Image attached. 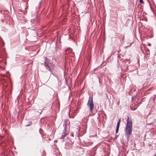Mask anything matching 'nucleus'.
Returning a JSON list of instances; mask_svg holds the SVG:
<instances>
[{
	"instance_id": "nucleus-6",
	"label": "nucleus",
	"mask_w": 156,
	"mask_h": 156,
	"mask_svg": "<svg viewBox=\"0 0 156 156\" xmlns=\"http://www.w3.org/2000/svg\"><path fill=\"white\" fill-rule=\"evenodd\" d=\"M67 134V133L66 131L64 130L62 133V136L61 137V139H63Z\"/></svg>"
},
{
	"instance_id": "nucleus-9",
	"label": "nucleus",
	"mask_w": 156,
	"mask_h": 156,
	"mask_svg": "<svg viewBox=\"0 0 156 156\" xmlns=\"http://www.w3.org/2000/svg\"><path fill=\"white\" fill-rule=\"evenodd\" d=\"M131 109L132 110H135L136 109L137 107H136V108H133V107H131Z\"/></svg>"
},
{
	"instance_id": "nucleus-5",
	"label": "nucleus",
	"mask_w": 156,
	"mask_h": 156,
	"mask_svg": "<svg viewBox=\"0 0 156 156\" xmlns=\"http://www.w3.org/2000/svg\"><path fill=\"white\" fill-rule=\"evenodd\" d=\"M120 122H121V119H119V121H118V122H117V126H116V133H118Z\"/></svg>"
},
{
	"instance_id": "nucleus-1",
	"label": "nucleus",
	"mask_w": 156,
	"mask_h": 156,
	"mask_svg": "<svg viewBox=\"0 0 156 156\" xmlns=\"http://www.w3.org/2000/svg\"><path fill=\"white\" fill-rule=\"evenodd\" d=\"M132 121L131 118H127L126 125L125 129V135L129 137L132 132Z\"/></svg>"
},
{
	"instance_id": "nucleus-3",
	"label": "nucleus",
	"mask_w": 156,
	"mask_h": 156,
	"mask_svg": "<svg viewBox=\"0 0 156 156\" xmlns=\"http://www.w3.org/2000/svg\"><path fill=\"white\" fill-rule=\"evenodd\" d=\"M87 105L89 108L90 111L91 112L94 108V104L93 98L91 97H89Z\"/></svg>"
},
{
	"instance_id": "nucleus-11",
	"label": "nucleus",
	"mask_w": 156,
	"mask_h": 156,
	"mask_svg": "<svg viewBox=\"0 0 156 156\" xmlns=\"http://www.w3.org/2000/svg\"><path fill=\"white\" fill-rule=\"evenodd\" d=\"M147 45L148 46H150L151 45V44L150 43H148V44H147Z\"/></svg>"
},
{
	"instance_id": "nucleus-7",
	"label": "nucleus",
	"mask_w": 156,
	"mask_h": 156,
	"mask_svg": "<svg viewBox=\"0 0 156 156\" xmlns=\"http://www.w3.org/2000/svg\"><path fill=\"white\" fill-rule=\"evenodd\" d=\"M144 50H142L143 53H146L147 54H149L150 52L149 50L147 48L145 47H144Z\"/></svg>"
},
{
	"instance_id": "nucleus-2",
	"label": "nucleus",
	"mask_w": 156,
	"mask_h": 156,
	"mask_svg": "<svg viewBox=\"0 0 156 156\" xmlns=\"http://www.w3.org/2000/svg\"><path fill=\"white\" fill-rule=\"evenodd\" d=\"M48 59L45 58V61L44 62V65L46 67V69H48L49 71L54 75L53 73L54 71L55 65L52 63H48Z\"/></svg>"
},
{
	"instance_id": "nucleus-10",
	"label": "nucleus",
	"mask_w": 156,
	"mask_h": 156,
	"mask_svg": "<svg viewBox=\"0 0 156 156\" xmlns=\"http://www.w3.org/2000/svg\"><path fill=\"white\" fill-rule=\"evenodd\" d=\"M139 2H140V3H144V2L143 1V0H140Z\"/></svg>"
},
{
	"instance_id": "nucleus-4",
	"label": "nucleus",
	"mask_w": 156,
	"mask_h": 156,
	"mask_svg": "<svg viewBox=\"0 0 156 156\" xmlns=\"http://www.w3.org/2000/svg\"><path fill=\"white\" fill-rule=\"evenodd\" d=\"M40 21L37 18H35L31 20V22L33 24V26L35 25H36L38 24Z\"/></svg>"
},
{
	"instance_id": "nucleus-8",
	"label": "nucleus",
	"mask_w": 156,
	"mask_h": 156,
	"mask_svg": "<svg viewBox=\"0 0 156 156\" xmlns=\"http://www.w3.org/2000/svg\"><path fill=\"white\" fill-rule=\"evenodd\" d=\"M125 66V68H123V66H121V68L122 70H123L124 71H126V70L127 69V66Z\"/></svg>"
}]
</instances>
